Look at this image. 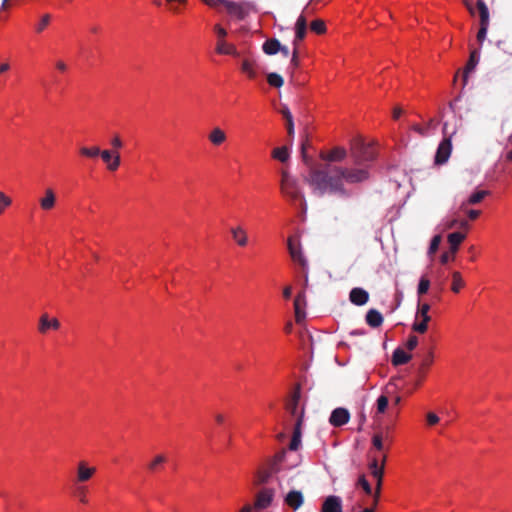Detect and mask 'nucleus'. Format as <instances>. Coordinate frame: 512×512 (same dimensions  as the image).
<instances>
[{
    "mask_svg": "<svg viewBox=\"0 0 512 512\" xmlns=\"http://www.w3.org/2000/svg\"><path fill=\"white\" fill-rule=\"evenodd\" d=\"M370 171L366 164L357 160L351 168L327 164L323 168H311L306 182L313 193L319 196L324 194H345V183L356 184L369 178Z\"/></svg>",
    "mask_w": 512,
    "mask_h": 512,
    "instance_id": "1",
    "label": "nucleus"
},
{
    "mask_svg": "<svg viewBox=\"0 0 512 512\" xmlns=\"http://www.w3.org/2000/svg\"><path fill=\"white\" fill-rule=\"evenodd\" d=\"M314 0H310V2L303 8L301 14L296 19L294 25L295 36L293 39V51L291 56V64L296 68L299 66V58H298V45L299 43L306 37L307 34V24H308V16L312 13V9L310 8V4Z\"/></svg>",
    "mask_w": 512,
    "mask_h": 512,
    "instance_id": "2",
    "label": "nucleus"
},
{
    "mask_svg": "<svg viewBox=\"0 0 512 512\" xmlns=\"http://www.w3.org/2000/svg\"><path fill=\"white\" fill-rule=\"evenodd\" d=\"M211 8L219 9L223 6L228 14L238 20L245 19L253 11L252 4L248 2H230L226 0H201Z\"/></svg>",
    "mask_w": 512,
    "mask_h": 512,
    "instance_id": "3",
    "label": "nucleus"
},
{
    "mask_svg": "<svg viewBox=\"0 0 512 512\" xmlns=\"http://www.w3.org/2000/svg\"><path fill=\"white\" fill-rule=\"evenodd\" d=\"M430 310L431 305L429 303L418 301L414 321L412 323V330L414 332L420 334L427 332L429 322L431 321Z\"/></svg>",
    "mask_w": 512,
    "mask_h": 512,
    "instance_id": "4",
    "label": "nucleus"
},
{
    "mask_svg": "<svg viewBox=\"0 0 512 512\" xmlns=\"http://www.w3.org/2000/svg\"><path fill=\"white\" fill-rule=\"evenodd\" d=\"M281 192L282 194L289 198L294 204L300 203L303 204L304 197L301 193L298 183L296 179H294L289 173L283 171L282 179H281Z\"/></svg>",
    "mask_w": 512,
    "mask_h": 512,
    "instance_id": "5",
    "label": "nucleus"
},
{
    "mask_svg": "<svg viewBox=\"0 0 512 512\" xmlns=\"http://www.w3.org/2000/svg\"><path fill=\"white\" fill-rule=\"evenodd\" d=\"M275 500V490L265 487L259 490L254 499L253 506L255 511H262L269 508Z\"/></svg>",
    "mask_w": 512,
    "mask_h": 512,
    "instance_id": "6",
    "label": "nucleus"
},
{
    "mask_svg": "<svg viewBox=\"0 0 512 512\" xmlns=\"http://www.w3.org/2000/svg\"><path fill=\"white\" fill-rule=\"evenodd\" d=\"M96 467L85 460L78 461L75 470V483H85L91 480L96 474Z\"/></svg>",
    "mask_w": 512,
    "mask_h": 512,
    "instance_id": "7",
    "label": "nucleus"
},
{
    "mask_svg": "<svg viewBox=\"0 0 512 512\" xmlns=\"http://www.w3.org/2000/svg\"><path fill=\"white\" fill-rule=\"evenodd\" d=\"M240 70L248 79L254 80L259 74L258 61L250 55L243 56L240 60Z\"/></svg>",
    "mask_w": 512,
    "mask_h": 512,
    "instance_id": "8",
    "label": "nucleus"
},
{
    "mask_svg": "<svg viewBox=\"0 0 512 512\" xmlns=\"http://www.w3.org/2000/svg\"><path fill=\"white\" fill-rule=\"evenodd\" d=\"M477 9L479 11L480 21H481V27L477 34V39L480 43H482L487 34L488 25H489V12L488 8L485 5V3L482 0H478L477 2Z\"/></svg>",
    "mask_w": 512,
    "mask_h": 512,
    "instance_id": "9",
    "label": "nucleus"
},
{
    "mask_svg": "<svg viewBox=\"0 0 512 512\" xmlns=\"http://www.w3.org/2000/svg\"><path fill=\"white\" fill-rule=\"evenodd\" d=\"M99 156L105 163L107 170L114 172L120 167L121 157L118 151L104 149L101 150Z\"/></svg>",
    "mask_w": 512,
    "mask_h": 512,
    "instance_id": "10",
    "label": "nucleus"
},
{
    "mask_svg": "<svg viewBox=\"0 0 512 512\" xmlns=\"http://www.w3.org/2000/svg\"><path fill=\"white\" fill-rule=\"evenodd\" d=\"M38 203L43 211H51L57 204V195L53 188L47 187L38 198Z\"/></svg>",
    "mask_w": 512,
    "mask_h": 512,
    "instance_id": "11",
    "label": "nucleus"
},
{
    "mask_svg": "<svg viewBox=\"0 0 512 512\" xmlns=\"http://www.w3.org/2000/svg\"><path fill=\"white\" fill-rule=\"evenodd\" d=\"M60 321L56 317H51L48 313H43L38 321V332L46 334L49 331H57L60 328Z\"/></svg>",
    "mask_w": 512,
    "mask_h": 512,
    "instance_id": "12",
    "label": "nucleus"
},
{
    "mask_svg": "<svg viewBox=\"0 0 512 512\" xmlns=\"http://www.w3.org/2000/svg\"><path fill=\"white\" fill-rule=\"evenodd\" d=\"M229 231L234 243L237 246L246 247L249 244V234L247 229L243 225H234L230 227Z\"/></svg>",
    "mask_w": 512,
    "mask_h": 512,
    "instance_id": "13",
    "label": "nucleus"
},
{
    "mask_svg": "<svg viewBox=\"0 0 512 512\" xmlns=\"http://www.w3.org/2000/svg\"><path fill=\"white\" fill-rule=\"evenodd\" d=\"M284 504L292 510H298L304 503V495L300 490L292 489L283 497Z\"/></svg>",
    "mask_w": 512,
    "mask_h": 512,
    "instance_id": "14",
    "label": "nucleus"
},
{
    "mask_svg": "<svg viewBox=\"0 0 512 512\" xmlns=\"http://www.w3.org/2000/svg\"><path fill=\"white\" fill-rule=\"evenodd\" d=\"M288 250L292 260L300 264L303 268L307 266V261L304 258L299 242L294 238L288 239Z\"/></svg>",
    "mask_w": 512,
    "mask_h": 512,
    "instance_id": "15",
    "label": "nucleus"
},
{
    "mask_svg": "<svg viewBox=\"0 0 512 512\" xmlns=\"http://www.w3.org/2000/svg\"><path fill=\"white\" fill-rule=\"evenodd\" d=\"M306 297L305 293H299L294 299V313H295V321L298 324H301L306 318Z\"/></svg>",
    "mask_w": 512,
    "mask_h": 512,
    "instance_id": "16",
    "label": "nucleus"
},
{
    "mask_svg": "<svg viewBox=\"0 0 512 512\" xmlns=\"http://www.w3.org/2000/svg\"><path fill=\"white\" fill-rule=\"evenodd\" d=\"M343 502L339 496L330 495L323 500L320 512H342Z\"/></svg>",
    "mask_w": 512,
    "mask_h": 512,
    "instance_id": "17",
    "label": "nucleus"
},
{
    "mask_svg": "<svg viewBox=\"0 0 512 512\" xmlns=\"http://www.w3.org/2000/svg\"><path fill=\"white\" fill-rule=\"evenodd\" d=\"M350 419V413L345 408H336L332 411L329 423L334 427H340L348 423Z\"/></svg>",
    "mask_w": 512,
    "mask_h": 512,
    "instance_id": "18",
    "label": "nucleus"
},
{
    "mask_svg": "<svg viewBox=\"0 0 512 512\" xmlns=\"http://www.w3.org/2000/svg\"><path fill=\"white\" fill-rule=\"evenodd\" d=\"M215 51L219 55L239 56V51L236 45L228 40L216 41Z\"/></svg>",
    "mask_w": 512,
    "mask_h": 512,
    "instance_id": "19",
    "label": "nucleus"
},
{
    "mask_svg": "<svg viewBox=\"0 0 512 512\" xmlns=\"http://www.w3.org/2000/svg\"><path fill=\"white\" fill-rule=\"evenodd\" d=\"M450 154H451V142L449 139H445L440 143V145L437 149V153L435 156L436 163L437 164L445 163L448 160Z\"/></svg>",
    "mask_w": 512,
    "mask_h": 512,
    "instance_id": "20",
    "label": "nucleus"
},
{
    "mask_svg": "<svg viewBox=\"0 0 512 512\" xmlns=\"http://www.w3.org/2000/svg\"><path fill=\"white\" fill-rule=\"evenodd\" d=\"M208 140L213 146H221L227 141V134L222 128L216 126L210 130Z\"/></svg>",
    "mask_w": 512,
    "mask_h": 512,
    "instance_id": "21",
    "label": "nucleus"
},
{
    "mask_svg": "<svg viewBox=\"0 0 512 512\" xmlns=\"http://www.w3.org/2000/svg\"><path fill=\"white\" fill-rule=\"evenodd\" d=\"M350 301L358 306L365 305L369 300V294L362 288H353L349 295Z\"/></svg>",
    "mask_w": 512,
    "mask_h": 512,
    "instance_id": "22",
    "label": "nucleus"
},
{
    "mask_svg": "<svg viewBox=\"0 0 512 512\" xmlns=\"http://www.w3.org/2000/svg\"><path fill=\"white\" fill-rule=\"evenodd\" d=\"M385 461H386V455H383L381 463H379V460L376 457H374L370 461L368 467H369L370 474L372 475V477L374 479L383 478Z\"/></svg>",
    "mask_w": 512,
    "mask_h": 512,
    "instance_id": "23",
    "label": "nucleus"
},
{
    "mask_svg": "<svg viewBox=\"0 0 512 512\" xmlns=\"http://www.w3.org/2000/svg\"><path fill=\"white\" fill-rule=\"evenodd\" d=\"M488 195V191L486 190H477L474 191L467 200L463 201L460 204L459 210H465V207L468 205H475L480 203L486 196Z\"/></svg>",
    "mask_w": 512,
    "mask_h": 512,
    "instance_id": "24",
    "label": "nucleus"
},
{
    "mask_svg": "<svg viewBox=\"0 0 512 512\" xmlns=\"http://www.w3.org/2000/svg\"><path fill=\"white\" fill-rule=\"evenodd\" d=\"M346 157L345 149L336 147L326 154L322 155V159L328 162H340Z\"/></svg>",
    "mask_w": 512,
    "mask_h": 512,
    "instance_id": "25",
    "label": "nucleus"
},
{
    "mask_svg": "<svg viewBox=\"0 0 512 512\" xmlns=\"http://www.w3.org/2000/svg\"><path fill=\"white\" fill-rule=\"evenodd\" d=\"M366 322L369 326L376 328L383 323V316L375 309H370L366 314Z\"/></svg>",
    "mask_w": 512,
    "mask_h": 512,
    "instance_id": "26",
    "label": "nucleus"
},
{
    "mask_svg": "<svg viewBox=\"0 0 512 512\" xmlns=\"http://www.w3.org/2000/svg\"><path fill=\"white\" fill-rule=\"evenodd\" d=\"M411 357V354L405 352L401 348H398L394 351L392 355V363L395 366L402 365L410 361Z\"/></svg>",
    "mask_w": 512,
    "mask_h": 512,
    "instance_id": "27",
    "label": "nucleus"
},
{
    "mask_svg": "<svg viewBox=\"0 0 512 512\" xmlns=\"http://www.w3.org/2000/svg\"><path fill=\"white\" fill-rule=\"evenodd\" d=\"M280 44L279 40L275 38L268 39L263 43V52L267 55H275L279 53Z\"/></svg>",
    "mask_w": 512,
    "mask_h": 512,
    "instance_id": "28",
    "label": "nucleus"
},
{
    "mask_svg": "<svg viewBox=\"0 0 512 512\" xmlns=\"http://www.w3.org/2000/svg\"><path fill=\"white\" fill-rule=\"evenodd\" d=\"M166 462H167L166 455L163 453H159L152 457V459L147 464V468L150 471H157Z\"/></svg>",
    "mask_w": 512,
    "mask_h": 512,
    "instance_id": "29",
    "label": "nucleus"
},
{
    "mask_svg": "<svg viewBox=\"0 0 512 512\" xmlns=\"http://www.w3.org/2000/svg\"><path fill=\"white\" fill-rule=\"evenodd\" d=\"M465 234L459 232H453L448 235V242L450 244V250L452 253H456L459 245L465 239Z\"/></svg>",
    "mask_w": 512,
    "mask_h": 512,
    "instance_id": "30",
    "label": "nucleus"
},
{
    "mask_svg": "<svg viewBox=\"0 0 512 512\" xmlns=\"http://www.w3.org/2000/svg\"><path fill=\"white\" fill-rule=\"evenodd\" d=\"M465 286V281L460 272L454 271L452 273L451 290L454 293H459Z\"/></svg>",
    "mask_w": 512,
    "mask_h": 512,
    "instance_id": "31",
    "label": "nucleus"
},
{
    "mask_svg": "<svg viewBox=\"0 0 512 512\" xmlns=\"http://www.w3.org/2000/svg\"><path fill=\"white\" fill-rule=\"evenodd\" d=\"M267 82L271 87L280 88L284 84V79L280 74L271 72L267 74Z\"/></svg>",
    "mask_w": 512,
    "mask_h": 512,
    "instance_id": "32",
    "label": "nucleus"
},
{
    "mask_svg": "<svg viewBox=\"0 0 512 512\" xmlns=\"http://www.w3.org/2000/svg\"><path fill=\"white\" fill-rule=\"evenodd\" d=\"M301 446V431H300V423L297 424L293 437L291 439L289 448L292 451H297Z\"/></svg>",
    "mask_w": 512,
    "mask_h": 512,
    "instance_id": "33",
    "label": "nucleus"
},
{
    "mask_svg": "<svg viewBox=\"0 0 512 512\" xmlns=\"http://www.w3.org/2000/svg\"><path fill=\"white\" fill-rule=\"evenodd\" d=\"M272 156L281 162H286L290 157V152L287 147H278L273 150Z\"/></svg>",
    "mask_w": 512,
    "mask_h": 512,
    "instance_id": "34",
    "label": "nucleus"
},
{
    "mask_svg": "<svg viewBox=\"0 0 512 512\" xmlns=\"http://www.w3.org/2000/svg\"><path fill=\"white\" fill-rule=\"evenodd\" d=\"M477 63H478V57H477V53L474 51L471 53L469 61L465 68L464 84H466L468 74L475 69Z\"/></svg>",
    "mask_w": 512,
    "mask_h": 512,
    "instance_id": "35",
    "label": "nucleus"
},
{
    "mask_svg": "<svg viewBox=\"0 0 512 512\" xmlns=\"http://www.w3.org/2000/svg\"><path fill=\"white\" fill-rule=\"evenodd\" d=\"M101 149L97 146L87 147L83 146L80 148V154L84 157L95 158L99 156Z\"/></svg>",
    "mask_w": 512,
    "mask_h": 512,
    "instance_id": "36",
    "label": "nucleus"
},
{
    "mask_svg": "<svg viewBox=\"0 0 512 512\" xmlns=\"http://www.w3.org/2000/svg\"><path fill=\"white\" fill-rule=\"evenodd\" d=\"M213 32L215 34L216 41L227 40L228 30L221 24H219V23L215 24L213 26Z\"/></svg>",
    "mask_w": 512,
    "mask_h": 512,
    "instance_id": "37",
    "label": "nucleus"
},
{
    "mask_svg": "<svg viewBox=\"0 0 512 512\" xmlns=\"http://www.w3.org/2000/svg\"><path fill=\"white\" fill-rule=\"evenodd\" d=\"M389 399L386 395H380L376 400L377 414H384L388 408Z\"/></svg>",
    "mask_w": 512,
    "mask_h": 512,
    "instance_id": "38",
    "label": "nucleus"
},
{
    "mask_svg": "<svg viewBox=\"0 0 512 512\" xmlns=\"http://www.w3.org/2000/svg\"><path fill=\"white\" fill-rule=\"evenodd\" d=\"M311 30L316 34H324L326 33V24L322 19H315L310 24Z\"/></svg>",
    "mask_w": 512,
    "mask_h": 512,
    "instance_id": "39",
    "label": "nucleus"
},
{
    "mask_svg": "<svg viewBox=\"0 0 512 512\" xmlns=\"http://www.w3.org/2000/svg\"><path fill=\"white\" fill-rule=\"evenodd\" d=\"M12 205V198L0 191V215L4 214L7 208Z\"/></svg>",
    "mask_w": 512,
    "mask_h": 512,
    "instance_id": "40",
    "label": "nucleus"
},
{
    "mask_svg": "<svg viewBox=\"0 0 512 512\" xmlns=\"http://www.w3.org/2000/svg\"><path fill=\"white\" fill-rule=\"evenodd\" d=\"M430 288V280L426 276H422L419 280V284L417 287V293L419 296L424 295L428 292Z\"/></svg>",
    "mask_w": 512,
    "mask_h": 512,
    "instance_id": "41",
    "label": "nucleus"
},
{
    "mask_svg": "<svg viewBox=\"0 0 512 512\" xmlns=\"http://www.w3.org/2000/svg\"><path fill=\"white\" fill-rule=\"evenodd\" d=\"M357 485L360 486L367 495H372V488L366 479L365 475H360L357 481Z\"/></svg>",
    "mask_w": 512,
    "mask_h": 512,
    "instance_id": "42",
    "label": "nucleus"
},
{
    "mask_svg": "<svg viewBox=\"0 0 512 512\" xmlns=\"http://www.w3.org/2000/svg\"><path fill=\"white\" fill-rule=\"evenodd\" d=\"M50 19H51V17L49 14L42 15L41 18L39 19L38 23L36 24V31L40 33L43 30H45V28L50 23Z\"/></svg>",
    "mask_w": 512,
    "mask_h": 512,
    "instance_id": "43",
    "label": "nucleus"
},
{
    "mask_svg": "<svg viewBox=\"0 0 512 512\" xmlns=\"http://www.w3.org/2000/svg\"><path fill=\"white\" fill-rule=\"evenodd\" d=\"M441 243V236L440 235H436L432 238L431 242H430V246L428 248V255H433L439 248V245Z\"/></svg>",
    "mask_w": 512,
    "mask_h": 512,
    "instance_id": "44",
    "label": "nucleus"
},
{
    "mask_svg": "<svg viewBox=\"0 0 512 512\" xmlns=\"http://www.w3.org/2000/svg\"><path fill=\"white\" fill-rule=\"evenodd\" d=\"M76 496L80 503L87 504L88 498H87V490L83 486H78L76 490Z\"/></svg>",
    "mask_w": 512,
    "mask_h": 512,
    "instance_id": "45",
    "label": "nucleus"
},
{
    "mask_svg": "<svg viewBox=\"0 0 512 512\" xmlns=\"http://www.w3.org/2000/svg\"><path fill=\"white\" fill-rule=\"evenodd\" d=\"M372 444L378 451H382L384 448L383 437L381 434H375L372 438Z\"/></svg>",
    "mask_w": 512,
    "mask_h": 512,
    "instance_id": "46",
    "label": "nucleus"
},
{
    "mask_svg": "<svg viewBox=\"0 0 512 512\" xmlns=\"http://www.w3.org/2000/svg\"><path fill=\"white\" fill-rule=\"evenodd\" d=\"M375 481H376V487H375V492L373 493L374 505L377 504L379 496H380V491H381V486H382V478H377V479H375Z\"/></svg>",
    "mask_w": 512,
    "mask_h": 512,
    "instance_id": "47",
    "label": "nucleus"
},
{
    "mask_svg": "<svg viewBox=\"0 0 512 512\" xmlns=\"http://www.w3.org/2000/svg\"><path fill=\"white\" fill-rule=\"evenodd\" d=\"M426 420L428 425L433 426L440 421V418L433 412H428L426 414Z\"/></svg>",
    "mask_w": 512,
    "mask_h": 512,
    "instance_id": "48",
    "label": "nucleus"
},
{
    "mask_svg": "<svg viewBox=\"0 0 512 512\" xmlns=\"http://www.w3.org/2000/svg\"><path fill=\"white\" fill-rule=\"evenodd\" d=\"M418 345V339L416 336H410L406 342V347L408 350H413Z\"/></svg>",
    "mask_w": 512,
    "mask_h": 512,
    "instance_id": "49",
    "label": "nucleus"
},
{
    "mask_svg": "<svg viewBox=\"0 0 512 512\" xmlns=\"http://www.w3.org/2000/svg\"><path fill=\"white\" fill-rule=\"evenodd\" d=\"M464 213H466V215L469 217V219L471 220H475L476 218H478V216L480 215V211L478 210H473V209H468L467 207H465V210H462Z\"/></svg>",
    "mask_w": 512,
    "mask_h": 512,
    "instance_id": "50",
    "label": "nucleus"
},
{
    "mask_svg": "<svg viewBox=\"0 0 512 512\" xmlns=\"http://www.w3.org/2000/svg\"><path fill=\"white\" fill-rule=\"evenodd\" d=\"M111 145H112L115 149H120V148H122V146H123V142H122L121 138H120L118 135H115V136L111 139Z\"/></svg>",
    "mask_w": 512,
    "mask_h": 512,
    "instance_id": "51",
    "label": "nucleus"
},
{
    "mask_svg": "<svg viewBox=\"0 0 512 512\" xmlns=\"http://www.w3.org/2000/svg\"><path fill=\"white\" fill-rule=\"evenodd\" d=\"M459 223V220L457 218H453L451 220H448L443 224L444 229H452L453 227L457 226Z\"/></svg>",
    "mask_w": 512,
    "mask_h": 512,
    "instance_id": "52",
    "label": "nucleus"
},
{
    "mask_svg": "<svg viewBox=\"0 0 512 512\" xmlns=\"http://www.w3.org/2000/svg\"><path fill=\"white\" fill-rule=\"evenodd\" d=\"M253 511H255L253 504L247 502L243 506H241L237 512H253Z\"/></svg>",
    "mask_w": 512,
    "mask_h": 512,
    "instance_id": "53",
    "label": "nucleus"
},
{
    "mask_svg": "<svg viewBox=\"0 0 512 512\" xmlns=\"http://www.w3.org/2000/svg\"><path fill=\"white\" fill-rule=\"evenodd\" d=\"M454 254L455 253H444L442 256H441V262L443 264H446L448 263L449 261L453 260L454 259Z\"/></svg>",
    "mask_w": 512,
    "mask_h": 512,
    "instance_id": "54",
    "label": "nucleus"
},
{
    "mask_svg": "<svg viewBox=\"0 0 512 512\" xmlns=\"http://www.w3.org/2000/svg\"><path fill=\"white\" fill-rule=\"evenodd\" d=\"M55 66H56V68H57L59 71H61V72H65V71L67 70V65H66V63H65L64 61H62V60H58V61H56Z\"/></svg>",
    "mask_w": 512,
    "mask_h": 512,
    "instance_id": "55",
    "label": "nucleus"
},
{
    "mask_svg": "<svg viewBox=\"0 0 512 512\" xmlns=\"http://www.w3.org/2000/svg\"><path fill=\"white\" fill-rule=\"evenodd\" d=\"M281 113H282L283 117L286 119V121L293 120L292 114L288 108H283Z\"/></svg>",
    "mask_w": 512,
    "mask_h": 512,
    "instance_id": "56",
    "label": "nucleus"
},
{
    "mask_svg": "<svg viewBox=\"0 0 512 512\" xmlns=\"http://www.w3.org/2000/svg\"><path fill=\"white\" fill-rule=\"evenodd\" d=\"M214 419L217 424H223L225 422V416L222 413H216Z\"/></svg>",
    "mask_w": 512,
    "mask_h": 512,
    "instance_id": "57",
    "label": "nucleus"
},
{
    "mask_svg": "<svg viewBox=\"0 0 512 512\" xmlns=\"http://www.w3.org/2000/svg\"><path fill=\"white\" fill-rule=\"evenodd\" d=\"M292 295V287L291 286H287L283 289V296L284 298L286 299H289Z\"/></svg>",
    "mask_w": 512,
    "mask_h": 512,
    "instance_id": "58",
    "label": "nucleus"
},
{
    "mask_svg": "<svg viewBox=\"0 0 512 512\" xmlns=\"http://www.w3.org/2000/svg\"><path fill=\"white\" fill-rule=\"evenodd\" d=\"M403 113V110L400 107H395L393 109V118L398 119Z\"/></svg>",
    "mask_w": 512,
    "mask_h": 512,
    "instance_id": "59",
    "label": "nucleus"
},
{
    "mask_svg": "<svg viewBox=\"0 0 512 512\" xmlns=\"http://www.w3.org/2000/svg\"><path fill=\"white\" fill-rule=\"evenodd\" d=\"M279 52L282 53L285 57H288L290 54L288 47L283 46L282 44H280Z\"/></svg>",
    "mask_w": 512,
    "mask_h": 512,
    "instance_id": "60",
    "label": "nucleus"
},
{
    "mask_svg": "<svg viewBox=\"0 0 512 512\" xmlns=\"http://www.w3.org/2000/svg\"><path fill=\"white\" fill-rule=\"evenodd\" d=\"M412 130H414L415 132L421 134V135H425V131L424 129L420 126V125H413L412 126Z\"/></svg>",
    "mask_w": 512,
    "mask_h": 512,
    "instance_id": "61",
    "label": "nucleus"
},
{
    "mask_svg": "<svg viewBox=\"0 0 512 512\" xmlns=\"http://www.w3.org/2000/svg\"><path fill=\"white\" fill-rule=\"evenodd\" d=\"M9 69H10L9 63L5 62V63L0 64V73H4V72L8 71Z\"/></svg>",
    "mask_w": 512,
    "mask_h": 512,
    "instance_id": "62",
    "label": "nucleus"
},
{
    "mask_svg": "<svg viewBox=\"0 0 512 512\" xmlns=\"http://www.w3.org/2000/svg\"><path fill=\"white\" fill-rule=\"evenodd\" d=\"M287 130H288V133L290 135H292L294 133V124H293V120L291 121H287Z\"/></svg>",
    "mask_w": 512,
    "mask_h": 512,
    "instance_id": "63",
    "label": "nucleus"
},
{
    "mask_svg": "<svg viewBox=\"0 0 512 512\" xmlns=\"http://www.w3.org/2000/svg\"><path fill=\"white\" fill-rule=\"evenodd\" d=\"M463 1H464L465 6L467 7V9L470 11V13L474 14L475 11H474L472 4L468 0H463Z\"/></svg>",
    "mask_w": 512,
    "mask_h": 512,
    "instance_id": "64",
    "label": "nucleus"
}]
</instances>
